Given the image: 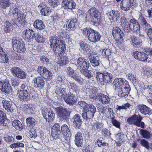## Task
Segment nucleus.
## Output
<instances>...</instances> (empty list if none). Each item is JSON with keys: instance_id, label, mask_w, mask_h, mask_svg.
Masks as SVG:
<instances>
[{"instance_id": "1", "label": "nucleus", "mask_w": 152, "mask_h": 152, "mask_svg": "<svg viewBox=\"0 0 152 152\" xmlns=\"http://www.w3.org/2000/svg\"><path fill=\"white\" fill-rule=\"evenodd\" d=\"M50 48L56 55L60 57L62 56L65 52L66 47L64 41L59 40L56 37H51L49 38Z\"/></svg>"}, {"instance_id": "2", "label": "nucleus", "mask_w": 152, "mask_h": 152, "mask_svg": "<svg viewBox=\"0 0 152 152\" xmlns=\"http://www.w3.org/2000/svg\"><path fill=\"white\" fill-rule=\"evenodd\" d=\"M82 33L89 41L94 43L99 41L101 37V34L98 31L90 28H84Z\"/></svg>"}, {"instance_id": "3", "label": "nucleus", "mask_w": 152, "mask_h": 152, "mask_svg": "<svg viewBox=\"0 0 152 152\" xmlns=\"http://www.w3.org/2000/svg\"><path fill=\"white\" fill-rule=\"evenodd\" d=\"M96 75L97 81L101 85H106L107 83L112 82V75L107 72H102L97 70Z\"/></svg>"}, {"instance_id": "4", "label": "nucleus", "mask_w": 152, "mask_h": 152, "mask_svg": "<svg viewBox=\"0 0 152 152\" xmlns=\"http://www.w3.org/2000/svg\"><path fill=\"white\" fill-rule=\"evenodd\" d=\"M143 118L140 115H137L135 114L129 118L127 121L129 124H133L137 127H140L142 129H144L145 125L144 122L142 121Z\"/></svg>"}, {"instance_id": "5", "label": "nucleus", "mask_w": 152, "mask_h": 152, "mask_svg": "<svg viewBox=\"0 0 152 152\" xmlns=\"http://www.w3.org/2000/svg\"><path fill=\"white\" fill-rule=\"evenodd\" d=\"M12 45L14 50L20 53H23L26 50L25 44L20 38L13 37L12 39Z\"/></svg>"}, {"instance_id": "6", "label": "nucleus", "mask_w": 152, "mask_h": 152, "mask_svg": "<svg viewBox=\"0 0 152 152\" xmlns=\"http://www.w3.org/2000/svg\"><path fill=\"white\" fill-rule=\"evenodd\" d=\"M57 116L61 121H68L70 116V113L67 108L62 106L56 108Z\"/></svg>"}, {"instance_id": "7", "label": "nucleus", "mask_w": 152, "mask_h": 152, "mask_svg": "<svg viewBox=\"0 0 152 152\" xmlns=\"http://www.w3.org/2000/svg\"><path fill=\"white\" fill-rule=\"evenodd\" d=\"M41 110L43 117L48 122L52 121L55 118V114L53 111L49 109L46 107H42Z\"/></svg>"}, {"instance_id": "8", "label": "nucleus", "mask_w": 152, "mask_h": 152, "mask_svg": "<svg viewBox=\"0 0 152 152\" xmlns=\"http://www.w3.org/2000/svg\"><path fill=\"white\" fill-rule=\"evenodd\" d=\"M37 72L47 81L50 80L52 78L53 74L52 72L44 66H39L37 68Z\"/></svg>"}, {"instance_id": "9", "label": "nucleus", "mask_w": 152, "mask_h": 152, "mask_svg": "<svg viewBox=\"0 0 152 152\" xmlns=\"http://www.w3.org/2000/svg\"><path fill=\"white\" fill-rule=\"evenodd\" d=\"M89 108L85 111H83L82 114L83 118L85 120L90 119L93 118L95 113L96 112V107L93 104L90 105Z\"/></svg>"}, {"instance_id": "10", "label": "nucleus", "mask_w": 152, "mask_h": 152, "mask_svg": "<svg viewBox=\"0 0 152 152\" xmlns=\"http://www.w3.org/2000/svg\"><path fill=\"white\" fill-rule=\"evenodd\" d=\"M35 33L31 29L27 28L24 30L22 34L23 38L26 42H31L34 39Z\"/></svg>"}, {"instance_id": "11", "label": "nucleus", "mask_w": 152, "mask_h": 152, "mask_svg": "<svg viewBox=\"0 0 152 152\" xmlns=\"http://www.w3.org/2000/svg\"><path fill=\"white\" fill-rule=\"evenodd\" d=\"M77 64L78 68L81 71L85 69H88L90 66L88 61L83 57H79L77 60Z\"/></svg>"}, {"instance_id": "12", "label": "nucleus", "mask_w": 152, "mask_h": 152, "mask_svg": "<svg viewBox=\"0 0 152 152\" xmlns=\"http://www.w3.org/2000/svg\"><path fill=\"white\" fill-rule=\"evenodd\" d=\"M61 131L64 136L65 142L67 143L70 140L71 137L70 131L68 126L66 124H63L61 127Z\"/></svg>"}, {"instance_id": "13", "label": "nucleus", "mask_w": 152, "mask_h": 152, "mask_svg": "<svg viewBox=\"0 0 152 152\" xmlns=\"http://www.w3.org/2000/svg\"><path fill=\"white\" fill-rule=\"evenodd\" d=\"M11 71L14 76L18 78L24 79L26 77V75L25 72L18 67H12Z\"/></svg>"}, {"instance_id": "14", "label": "nucleus", "mask_w": 152, "mask_h": 152, "mask_svg": "<svg viewBox=\"0 0 152 152\" xmlns=\"http://www.w3.org/2000/svg\"><path fill=\"white\" fill-rule=\"evenodd\" d=\"M89 59L92 66L93 67L98 66L100 64V59L97 54L92 52L88 56Z\"/></svg>"}, {"instance_id": "15", "label": "nucleus", "mask_w": 152, "mask_h": 152, "mask_svg": "<svg viewBox=\"0 0 152 152\" xmlns=\"http://www.w3.org/2000/svg\"><path fill=\"white\" fill-rule=\"evenodd\" d=\"M51 135L54 140H57L60 137L61 133L60 126L58 123H56L51 128Z\"/></svg>"}, {"instance_id": "16", "label": "nucleus", "mask_w": 152, "mask_h": 152, "mask_svg": "<svg viewBox=\"0 0 152 152\" xmlns=\"http://www.w3.org/2000/svg\"><path fill=\"white\" fill-rule=\"evenodd\" d=\"M66 72L69 76L74 79L78 83L81 84L83 83V79L78 75H77L75 73L74 70L72 68L67 67Z\"/></svg>"}, {"instance_id": "17", "label": "nucleus", "mask_w": 152, "mask_h": 152, "mask_svg": "<svg viewBox=\"0 0 152 152\" xmlns=\"http://www.w3.org/2000/svg\"><path fill=\"white\" fill-rule=\"evenodd\" d=\"M113 84L118 88H121L126 86H130L128 82L125 79L123 78L115 79L113 82Z\"/></svg>"}, {"instance_id": "18", "label": "nucleus", "mask_w": 152, "mask_h": 152, "mask_svg": "<svg viewBox=\"0 0 152 152\" xmlns=\"http://www.w3.org/2000/svg\"><path fill=\"white\" fill-rule=\"evenodd\" d=\"M86 18L91 19H94V18L100 19V16L96 8L93 7L89 9L88 11Z\"/></svg>"}, {"instance_id": "19", "label": "nucleus", "mask_w": 152, "mask_h": 152, "mask_svg": "<svg viewBox=\"0 0 152 152\" xmlns=\"http://www.w3.org/2000/svg\"><path fill=\"white\" fill-rule=\"evenodd\" d=\"M64 99L65 102L69 105H73L77 101V98L75 95L70 91L68 93L67 96H66Z\"/></svg>"}, {"instance_id": "20", "label": "nucleus", "mask_w": 152, "mask_h": 152, "mask_svg": "<svg viewBox=\"0 0 152 152\" xmlns=\"http://www.w3.org/2000/svg\"><path fill=\"white\" fill-rule=\"evenodd\" d=\"M138 111L144 115H150L152 114V110L145 105L139 104L137 106Z\"/></svg>"}, {"instance_id": "21", "label": "nucleus", "mask_w": 152, "mask_h": 152, "mask_svg": "<svg viewBox=\"0 0 152 152\" xmlns=\"http://www.w3.org/2000/svg\"><path fill=\"white\" fill-rule=\"evenodd\" d=\"M17 94L18 99L21 101H28L30 99L27 90L18 91Z\"/></svg>"}, {"instance_id": "22", "label": "nucleus", "mask_w": 152, "mask_h": 152, "mask_svg": "<svg viewBox=\"0 0 152 152\" xmlns=\"http://www.w3.org/2000/svg\"><path fill=\"white\" fill-rule=\"evenodd\" d=\"M55 90V93L56 94V96L57 98L60 99H61L62 98L64 99V98L67 95L66 91V88L56 86Z\"/></svg>"}, {"instance_id": "23", "label": "nucleus", "mask_w": 152, "mask_h": 152, "mask_svg": "<svg viewBox=\"0 0 152 152\" xmlns=\"http://www.w3.org/2000/svg\"><path fill=\"white\" fill-rule=\"evenodd\" d=\"M34 87L35 88H42L45 85V81L41 76L35 77L33 78Z\"/></svg>"}, {"instance_id": "24", "label": "nucleus", "mask_w": 152, "mask_h": 152, "mask_svg": "<svg viewBox=\"0 0 152 152\" xmlns=\"http://www.w3.org/2000/svg\"><path fill=\"white\" fill-rule=\"evenodd\" d=\"M133 2V0H123L120 4V7L122 10L127 11L130 9Z\"/></svg>"}, {"instance_id": "25", "label": "nucleus", "mask_w": 152, "mask_h": 152, "mask_svg": "<svg viewBox=\"0 0 152 152\" xmlns=\"http://www.w3.org/2000/svg\"><path fill=\"white\" fill-rule=\"evenodd\" d=\"M75 143L77 147H82L83 143V138L82 133L79 132L75 136Z\"/></svg>"}, {"instance_id": "26", "label": "nucleus", "mask_w": 152, "mask_h": 152, "mask_svg": "<svg viewBox=\"0 0 152 152\" xmlns=\"http://www.w3.org/2000/svg\"><path fill=\"white\" fill-rule=\"evenodd\" d=\"M129 40L132 45L135 48H138L142 43V40L139 37L134 35L130 36Z\"/></svg>"}, {"instance_id": "27", "label": "nucleus", "mask_w": 152, "mask_h": 152, "mask_svg": "<svg viewBox=\"0 0 152 152\" xmlns=\"http://www.w3.org/2000/svg\"><path fill=\"white\" fill-rule=\"evenodd\" d=\"M72 120L73 125L75 126V128L80 129L82 123L80 115L77 114H75L73 116Z\"/></svg>"}, {"instance_id": "28", "label": "nucleus", "mask_w": 152, "mask_h": 152, "mask_svg": "<svg viewBox=\"0 0 152 152\" xmlns=\"http://www.w3.org/2000/svg\"><path fill=\"white\" fill-rule=\"evenodd\" d=\"M99 110L103 115L106 116H111L112 113H113L112 108L107 106H101Z\"/></svg>"}, {"instance_id": "29", "label": "nucleus", "mask_w": 152, "mask_h": 152, "mask_svg": "<svg viewBox=\"0 0 152 152\" xmlns=\"http://www.w3.org/2000/svg\"><path fill=\"white\" fill-rule=\"evenodd\" d=\"M133 55L136 59H139L141 61H146L148 58L147 55L145 53L140 52L137 51L133 52Z\"/></svg>"}, {"instance_id": "30", "label": "nucleus", "mask_w": 152, "mask_h": 152, "mask_svg": "<svg viewBox=\"0 0 152 152\" xmlns=\"http://www.w3.org/2000/svg\"><path fill=\"white\" fill-rule=\"evenodd\" d=\"M76 4L73 0H63L62 6L65 9H72L74 8Z\"/></svg>"}, {"instance_id": "31", "label": "nucleus", "mask_w": 152, "mask_h": 152, "mask_svg": "<svg viewBox=\"0 0 152 152\" xmlns=\"http://www.w3.org/2000/svg\"><path fill=\"white\" fill-rule=\"evenodd\" d=\"M118 89H119L118 91V96L121 97H127L131 90V88L130 86Z\"/></svg>"}, {"instance_id": "32", "label": "nucleus", "mask_w": 152, "mask_h": 152, "mask_svg": "<svg viewBox=\"0 0 152 152\" xmlns=\"http://www.w3.org/2000/svg\"><path fill=\"white\" fill-rule=\"evenodd\" d=\"M79 45L84 53L90 54L91 52V47L86 43L82 41L80 42Z\"/></svg>"}, {"instance_id": "33", "label": "nucleus", "mask_w": 152, "mask_h": 152, "mask_svg": "<svg viewBox=\"0 0 152 152\" xmlns=\"http://www.w3.org/2000/svg\"><path fill=\"white\" fill-rule=\"evenodd\" d=\"M77 20H68L66 25L67 27L68 26V29L71 30H74L79 25Z\"/></svg>"}, {"instance_id": "34", "label": "nucleus", "mask_w": 152, "mask_h": 152, "mask_svg": "<svg viewBox=\"0 0 152 152\" xmlns=\"http://www.w3.org/2000/svg\"><path fill=\"white\" fill-rule=\"evenodd\" d=\"M67 85L69 89V91H72L73 93L77 94L80 91V87L77 86L75 83L69 81L67 83Z\"/></svg>"}, {"instance_id": "35", "label": "nucleus", "mask_w": 152, "mask_h": 152, "mask_svg": "<svg viewBox=\"0 0 152 152\" xmlns=\"http://www.w3.org/2000/svg\"><path fill=\"white\" fill-rule=\"evenodd\" d=\"M39 6L41 8V12L42 15L47 16L51 13V11L50 7H48L45 4L42 3L40 4Z\"/></svg>"}, {"instance_id": "36", "label": "nucleus", "mask_w": 152, "mask_h": 152, "mask_svg": "<svg viewBox=\"0 0 152 152\" xmlns=\"http://www.w3.org/2000/svg\"><path fill=\"white\" fill-rule=\"evenodd\" d=\"M98 89L97 88L94 86L90 88L88 91L89 97L92 99H96L98 96Z\"/></svg>"}, {"instance_id": "37", "label": "nucleus", "mask_w": 152, "mask_h": 152, "mask_svg": "<svg viewBox=\"0 0 152 152\" xmlns=\"http://www.w3.org/2000/svg\"><path fill=\"white\" fill-rule=\"evenodd\" d=\"M11 91V86L9 83V81L5 80L3 82L2 88L1 91L6 94H9Z\"/></svg>"}, {"instance_id": "38", "label": "nucleus", "mask_w": 152, "mask_h": 152, "mask_svg": "<svg viewBox=\"0 0 152 152\" xmlns=\"http://www.w3.org/2000/svg\"><path fill=\"white\" fill-rule=\"evenodd\" d=\"M121 25L123 28L124 30L127 32H129L131 29V22L128 21L127 20H121Z\"/></svg>"}, {"instance_id": "39", "label": "nucleus", "mask_w": 152, "mask_h": 152, "mask_svg": "<svg viewBox=\"0 0 152 152\" xmlns=\"http://www.w3.org/2000/svg\"><path fill=\"white\" fill-rule=\"evenodd\" d=\"M123 35L124 33L121 31L120 33L113 35L115 40V44L119 46V45L121 44L123 40Z\"/></svg>"}, {"instance_id": "40", "label": "nucleus", "mask_w": 152, "mask_h": 152, "mask_svg": "<svg viewBox=\"0 0 152 152\" xmlns=\"http://www.w3.org/2000/svg\"><path fill=\"white\" fill-rule=\"evenodd\" d=\"M131 30L135 32L139 31L140 26L137 21L135 20H130Z\"/></svg>"}, {"instance_id": "41", "label": "nucleus", "mask_w": 152, "mask_h": 152, "mask_svg": "<svg viewBox=\"0 0 152 152\" xmlns=\"http://www.w3.org/2000/svg\"><path fill=\"white\" fill-rule=\"evenodd\" d=\"M3 106L5 109L8 112L12 113L13 112V108L11 106V103L10 101L3 100L2 101Z\"/></svg>"}, {"instance_id": "42", "label": "nucleus", "mask_w": 152, "mask_h": 152, "mask_svg": "<svg viewBox=\"0 0 152 152\" xmlns=\"http://www.w3.org/2000/svg\"><path fill=\"white\" fill-rule=\"evenodd\" d=\"M27 126L29 128H34L36 124V120L33 117H29L26 119Z\"/></svg>"}, {"instance_id": "43", "label": "nucleus", "mask_w": 152, "mask_h": 152, "mask_svg": "<svg viewBox=\"0 0 152 152\" xmlns=\"http://www.w3.org/2000/svg\"><path fill=\"white\" fill-rule=\"evenodd\" d=\"M8 58L2 48L0 46V62L6 63L8 62Z\"/></svg>"}, {"instance_id": "44", "label": "nucleus", "mask_w": 152, "mask_h": 152, "mask_svg": "<svg viewBox=\"0 0 152 152\" xmlns=\"http://www.w3.org/2000/svg\"><path fill=\"white\" fill-rule=\"evenodd\" d=\"M111 51L110 49L105 48L102 49L101 54L103 56L104 58L110 61L109 58L111 57Z\"/></svg>"}, {"instance_id": "45", "label": "nucleus", "mask_w": 152, "mask_h": 152, "mask_svg": "<svg viewBox=\"0 0 152 152\" xmlns=\"http://www.w3.org/2000/svg\"><path fill=\"white\" fill-rule=\"evenodd\" d=\"M92 129L95 132H99L103 126L102 123L96 121L91 125Z\"/></svg>"}, {"instance_id": "46", "label": "nucleus", "mask_w": 152, "mask_h": 152, "mask_svg": "<svg viewBox=\"0 0 152 152\" xmlns=\"http://www.w3.org/2000/svg\"><path fill=\"white\" fill-rule=\"evenodd\" d=\"M34 27L37 29L42 30L44 29L45 26L43 22L40 20H37L34 23Z\"/></svg>"}, {"instance_id": "47", "label": "nucleus", "mask_w": 152, "mask_h": 152, "mask_svg": "<svg viewBox=\"0 0 152 152\" xmlns=\"http://www.w3.org/2000/svg\"><path fill=\"white\" fill-rule=\"evenodd\" d=\"M109 19H117L119 18V13L118 11L112 10L107 14Z\"/></svg>"}, {"instance_id": "48", "label": "nucleus", "mask_w": 152, "mask_h": 152, "mask_svg": "<svg viewBox=\"0 0 152 152\" xmlns=\"http://www.w3.org/2000/svg\"><path fill=\"white\" fill-rule=\"evenodd\" d=\"M78 104L79 107L81 109H83V112L85 111L88 108H89L90 106V105L92 104H88L83 101H81L78 102Z\"/></svg>"}, {"instance_id": "49", "label": "nucleus", "mask_w": 152, "mask_h": 152, "mask_svg": "<svg viewBox=\"0 0 152 152\" xmlns=\"http://www.w3.org/2000/svg\"><path fill=\"white\" fill-rule=\"evenodd\" d=\"M13 126L17 130H21L23 126L20 121L18 120H15L12 121Z\"/></svg>"}, {"instance_id": "50", "label": "nucleus", "mask_w": 152, "mask_h": 152, "mask_svg": "<svg viewBox=\"0 0 152 152\" xmlns=\"http://www.w3.org/2000/svg\"><path fill=\"white\" fill-rule=\"evenodd\" d=\"M69 61L67 57L64 56L60 57L58 61V64L61 66H63L65 65L68 63Z\"/></svg>"}, {"instance_id": "51", "label": "nucleus", "mask_w": 152, "mask_h": 152, "mask_svg": "<svg viewBox=\"0 0 152 152\" xmlns=\"http://www.w3.org/2000/svg\"><path fill=\"white\" fill-rule=\"evenodd\" d=\"M140 134L144 138L149 139L151 136V134L149 131L141 129L140 131Z\"/></svg>"}, {"instance_id": "52", "label": "nucleus", "mask_w": 152, "mask_h": 152, "mask_svg": "<svg viewBox=\"0 0 152 152\" xmlns=\"http://www.w3.org/2000/svg\"><path fill=\"white\" fill-rule=\"evenodd\" d=\"M10 4V0H0V8L1 9H6Z\"/></svg>"}, {"instance_id": "53", "label": "nucleus", "mask_w": 152, "mask_h": 152, "mask_svg": "<svg viewBox=\"0 0 152 152\" xmlns=\"http://www.w3.org/2000/svg\"><path fill=\"white\" fill-rule=\"evenodd\" d=\"M102 136L104 138H109L111 135V133L110 130L106 128H103L101 131Z\"/></svg>"}, {"instance_id": "54", "label": "nucleus", "mask_w": 152, "mask_h": 152, "mask_svg": "<svg viewBox=\"0 0 152 152\" xmlns=\"http://www.w3.org/2000/svg\"><path fill=\"white\" fill-rule=\"evenodd\" d=\"M90 23L96 26H101L104 23V21L103 20H91L90 21Z\"/></svg>"}, {"instance_id": "55", "label": "nucleus", "mask_w": 152, "mask_h": 152, "mask_svg": "<svg viewBox=\"0 0 152 152\" xmlns=\"http://www.w3.org/2000/svg\"><path fill=\"white\" fill-rule=\"evenodd\" d=\"M11 23L12 21L10 23L9 21H7L4 23V30L5 32L7 33L11 31L12 28Z\"/></svg>"}, {"instance_id": "56", "label": "nucleus", "mask_w": 152, "mask_h": 152, "mask_svg": "<svg viewBox=\"0 0 152 152\" xmlns=\"http://www.w3.org/2000/svg\"><path fill=\"white\" fill-rule=\"evenodd\" d=\"M58 37L60 39H63V38L69 39V35L67 34V32L64 30L59 32L58 34Z\"/></svg>"}, {"instance_id": "57", "label": "nucleus", "mask_w": 152, "mask_h": 152, "mask_svg": "<svg viewBox=\"0 0 152 152\" xmlns=\"http://www.w3.org/2000/svg\"><path fill=\"white\" fill-rule=\"evenodd\" d=\"M12 24L13 25L16 24L18 25V23L20 24L22 26L25 27L27 26V22L25 20H12Z\"/></svg>"}, {"instance_id": "58", "label": "nucleus", "mask_w": 152, "mask_h": 152, "mask_svg": "<svg viewBox=\"0 0 152 152\" xmlns=\"http://www.w3.org/2000/svg\"><path fill=\"white\" fill-rule=\"evenodd\" d=\"M34 37L36 41L38 43H44L45 42V38L42 35L39 34H36Z\"/></svg>"}, {"instance_id": "59", "label": "nucleus", "mask_w": 152, "mask_h": 152, "mask_svg": "<svg viewBox=\"0 0 152 152\" xmlns=\"http://www.w3.org/2000/svg\"><path fill=\"white\" fill-rule=\"evenodd\" d=\"M131 106L130 104L128 102L123 104L122 106H119L117 105L116 106V109L119 111H120L121 110L124 109L127 110V108H129Z\"/></svg>"}, {"instance_id": "60", "label": "nucleus", "mask_w": 152, "mask_h": 152, "mask_svg": "<svg viewBox=\"0 0 152 152\" xmlns=\"http://www.w3.org/2000/svg\"><path fill=\"white\" fill-rule=\"evenodd\" d=\"M25 145L23 143L21 142H17L11 144L10 147L13 149L14 148H19L20 147L23 148L24 147Z\"/></svg>"}, {"instance_id": "61", "label": "nucleus", "mask_w": 152, "mask_h": 152, "mask_svg": "<svg viewBox=\"0 0 152 152\" xmlns=\"http://www.w3.org/2000/svg\"><path fill=\"white\" fill-rule=\"evenodd\" d=\"M29 129L30 130L29 132V136L31 138H35L37 136L36 130L34 128Z\"/></svg>"}, {"instance_id": "62", "label": "nucleus", "mask_w": 152, "mask_h": 152, "mask_svg": "<svg viewBox=\"0 0 152 152\" xmlns=\"http://www.w3.org/2000/svg\"><path fill=\"white\" fill-rule=\"evenodd\" d=\"M128 78L134 84L138 83L137 78L136 77L135 75L132 73H129L128 74Z\"/></svg>"}, {"instance_id": "63", "label": "nucleus", "mask_w": 152, "mask_h": 152, "mask_svg": "<svg viewBox=\"0 0 152 152\" xmlns=\"http://www.w3.org/2000/svg\"><path fill=\"white\" fill-rule=\"evenodd\" d=\"M81 73L88 78H90L93 76L92 73L90 70L85 69L80 71Z\"/></svg>"}, {"instance_id": "64", "label": "nucleus", "mask_w": 152, "mask_h": 152, "mask_svg": "<svg viewBox=\"0 0 152 152\" xmlns=\"http://www.w3.org/2000/svg\"><path fill=\"white\" fill-rule=\"evenodd\" d=\"M101 96V100L102 104H106L109 103L110 98L107 96L102 94Z\"/></svg>"}]
</instances>
